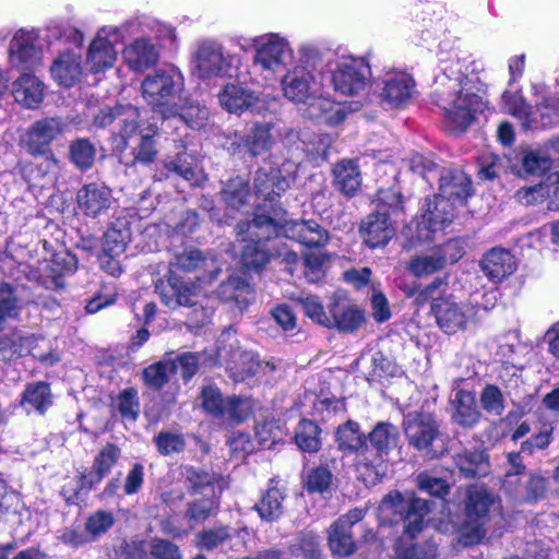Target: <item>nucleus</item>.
<instances>
[{
    "label": "nucleus",
    "mask_w": 559,
    "mask_h": 559,
    "mask_svg": "<svg viewBox=\"0 0 559 559\" xmlns=\"http://www.w3.org/2000/svg\"><path fill=\"white\" fill-rule=\"evenodd\" d=\"M474 66L475 62H471L463 71L461 58L453 51L452 63L445 67L435 81L436 103L442 108L445 126L453 134L465 132L476 115L486 108L483 97L468 86L473 80L468 78L467 71Z\"/></svg>",
    "instance_id": "nucleus-1"
},
{
    "label": "nucleus",
    "mask_w": 559,
    "mask_h": 559,
    "mask_svg": "<svg viewBox=\"0 0 559 559\" xmlns=\"http://www.w3.org/2000/svg\"><path fill=\"white\" fill-rule=\"evenodd\" d=\"M141 91L152 111L168 120L177 112V99L185 94V76L177 67L164 64L145 75Z\"/></svg>",
    "instance_id": "nucleus-2"
},
{
    "label": "nucleus",
    "mask_w": 559,
    "mask_h": 559,
    "mask_svg": "<svg viewBox=\"0 0 559 559\" xmlns=\"http://www.w3.org/2000/svg\"><path fill=\"white\" fill-rule=\"evenodd\" d=\"M371 448L366 443L360 454L357 472L366 485L378 484L384 473V457L397 447L400 431L389 421L378 423L368 433Z\"/></svg>",
    "instance_id": "nucleus-3"
},
{
    "label": "nucleus",
    "mask_w": 559,
    "mask_h": 559,
    "mask_svg": "<svg viewBox=\"0 0 559 559\" xmlns=\"http://www.w3.org/2000/svg\"><path fill=\"white\" fill-rule=\"evenodd\" d=\"M493 497L485 487L471 486L467 489L464 515L454 523L457 542L464 547L477 545L486 536Z\"/></svg>",
    "instance_id": "nucleus-4"
},
{
    "label": "nucleus",
    "mask_w": 559,
    "mask_h": 559,
    "mask_svg": "<svg viewBox=\"0 0 559 559\" xmlns=\"http://www.w3.org/2000/svg\"><path fill=\"white\" fill-rule=\"evenodd\" d=\"M195 73L200 79L238 76L239 60L226 55L221 44L212 39L200 40L192 55Z\"/></svg>",
    "instance_id": "nucleus-5"
},
{
    "label": "nucleus",
    "mask_w": 559,
    "mask_h": 559,
    "mask_svg": "<svg viewBox=\"0 0 559 559\" xmlns=\"http://www.w3.org/2000/svg\"><path fill=\"white\" fill-rule=\"evenodd\" d=\"M379 510L383 514L399 516L403 521L404 533L413 538L423 530L430 504L426 499L405 498L399 491H391L381 500Z\"/></svg>",
    "instance_id": "nucleus-6"
},
{
    "label": "nucleus",
    "mask_w": 559,
    "mask_h": 559,
    "mask_svg": "<svg viewBox=\"0 0 559 559\" xmlns=\"http://www.w3.org/2000/svg\"><path fill=\"white\" fill-rule=\"evenodd\" d=\"M431 314L443 333L453 335L468 328L474 320L475 311L472 305L457 300L449 294L433 304Z\"/></svg>",
    "instance_id": "nucleus-7"
},
{
    "label": "nucleus",
    "mask_w": 559,
    "mask_h": 559,
    "mask_svg": "<svg viewBox=\"0 0 559 559\" xmlns=\"http://www.w3.org/2000/svg\"><path fill=\"white\" fill-rule=\"evenodd\" d=\"M41 58L43 43L38 31H16L9 45L11 67L22 71H35L40 66Z\"/></svg>",
    "instance_id": "nucleus-8"
},
{
    "label": "nucleus",
    "mask_w": 559,
    "mask_h": 559,
    "mask_svg": "<svg viewBox=\"0 0 559 559\" xmlns=\"http://www.w3.org/2000/svg\"><path fill=\"white\" fill-rule=\"evenodd\" d=\"M294 51L287 39L277 34L261 37L255 46L253 68L274 73L290 64Z\"/></svg>",
    "instance_id": "nucleus-9"
},
{
    "label": "nucleus",
    "mask_w": 559,
    "mask_h": 559,
    "mask_svg": "<svg viewBox=\"0 0 559 559\" xmlns=\"http://www.w3.org/2000/svg\"><path fill=\"white\" fill-rule=\"evenodd\" d=\"M199 286L193 281L181 277L175 270H169L168 274L155 284V292L160 301L170 309L194 306Z\"/></svg>",
    "instance_id": "nucleus-10"
},
{
    "label": "nucleus",
    "mask_w": 559,
    "mask_h": 559,
    "mask_svg": "<svg viewBox=\"0 0 559 559\" xmlns=\"http://www.w3.org/2000/svg\"><path fill=\"white\" fill-rule=\"evenodd\" d=\"M370 76V67L365 60L348 58L337 63L332 73V82L336 92L354 96L366 88Z\"/></svg>",
    "instance_id": "nucleus-11"
},
{
    "label": "nucleus",
    "mask_w": 559,
    "mask_h": 559,
    "mask_svg": "<svg viewBox=\"0 0 559 559\" xmlns=\"http://www.w3.org/2000/svg\"><path fill=\"white\" fill-rule=\"evenodd\" d=\"M64 123L59 117L44 118L35 121L26 134V150L34 156H47L49 163L57 165L58 160L51 152L50 144L62 133Z\"/></svg>",
    "instance_id": "nucleus-12"
},
{
    "label": "nucleus",
    "mask_w": 559,
    "mask_h": 559,
    "mask_svg": "<svg viewBox=\"0 0 559 559\" xmlns=\"http://www.w3.org/2000/svg\"><path fill=\"white\" fill-rule=\"evenodd\" d=\"M258 228L261 234H257L258 239L247 240V272H259L270 261V251L266 241L276 236L277 229L275 221L265 215L257 216L247 229Z\"/></svg>",
    "instance_id": "nucleus-13"
},
{
    "label": "nucleus",
    "mask_w": 559,
    "mask_h": 559,
    "mask_svg": "<svg viewBox=\"0 0 559 559\" xmlns=\"http://www.w3.org/2000/svg\"><path fill=\"white\" fill-rule=\"evenodd\" d=\"M364 509L355 508L338 518L329 528L328 545L334 557L346 558L356 551L352 527L365 518Z\"/></svg>",
    "instance_id": "nucleus-14"
},
{
    "label": "nucleus",
    "mask_w": 559,
    "mask_h": 559,
    "mask_svg": "<svg viewBox=\"0 0 559 559\" xmlns=\"http://www.w3.org/2000/svg\"><path fill=\"white\" fill-rule=\"evenodd\" d=\"M329 321L326 328L344 333L357 331L365 322L364 312L353 305L345 293H334L328 304Z\"/></svg>",
    "instance_id": "nucleus-15"
},
{
    "label": "nucleus",
    "mask_w": 559,
    "mask_h": 559,
    "mask_svg": "<svg viewBox=\"0 0 559 559\" xmlns=\"http://www.w3.org/2000/svg\"><path fill=\"white\" fill-rule=\"evenodd\" d=\"M201 400L204 411L213 417L222 418L230 426L243 421L240 397L229 396L225 400L218 388L206 385L201 391Z\"/></svg>",
    "instance_id": "nucleus-16"
},
{
    "label": "nucleus",
    "mask_w": 559,
    "mask_h": 559,
    "mask_svg": "<svg viewBox=\"0 0 559 559\" xmlns=\"http://www.w3.org/2000/svg\"><path fill=\"white\" fill-rule=\"evenodd\" d=\"M403 424L408 443L419 451L430 452L432 442L439 435L433 416L429 413H408Z\"/></svg>",
    "instance_id": "nucleus-17"
},
{
    "label": "nucleus",
    "mask_w": 559,
    "mask_h": 559,
    "mask_svg": "<svg viewBox=\"0 0 559 559\" xmlns=\"http://www.w3.org/2000/svg\"><path fill=\"white\" fill-rule=\"evenodd\" d=\"M182 150L175 155L167 156L163 162L166 178H180L190 187H200L205 180V175L199 165L197 156L181 145Z\"/></svg>",
    "instance_id": "nucleus-18"
},
{
    "label": "nucleus",
    "mask_w": 559,
    "mask_h": 559,
    "mask_svg": "<svg viewBox=\"0 0 559 559\" xmlns=\"http://www.w3.org/2000/svg\"><path fill=\"white\" fill-rule=\"evenodd\" d=\"M216 349L203 350L195 353L198 355L199 367L214 368L222 362H226L228 369H233V365L237 367L242 365L245 352L239 347V342L230 331L222 333Z\"/></svg>",
    "instance_id": "nucleus-19"
},
{
    "label": "nucleus",
    "mask_w": 559,
    "mask_h": 559,
    "mask_svg": "<svg viewBox=\"0 0 559 559\" xmlns=\"http://www.w3.org/2000/svg\"><path fill=\"white\" fill-rule=\"evenodd\" d=\"M112 202V191L103 182L85 183L76 192L79 209L92 218L107 214Z\"/></svg>",
    "instance_id": "nucleus-20"
},
{
    "label": "nucleus",
    "mask_w": 559,
    "mask_h": 559,
    "mask_svg": "<svg viewBox=\"0 0 559 559\" xmlns=\"http://www.w3.org/2000/svg\"><path fill=\"white\" fill-rule=\"evenodd\" d=\"M364 242L371 249L384 247L395 235V227L388 212L373 211L360 223Z\"/></svg>",
    "instance_id": "nucleus-21"
},
{
    "label": "nucleus",
    "mask_w": 559,
    "mask_h": 559,
    "mask_svg": "<svg viewBox=\"0 0 559 559\" xmlns=\"http://www.w3.org/2000/svg\"><path fill=\"white\" fill-rule=\"evenodd\" d=\"M121 456V450L114 443H107L99 453L95 456L92 471L82 474L79 479L78 492L84 491L87 493L95 486L100 484L106 475L109 474L111 468L117 464Z\"/></svg>",
    "instance_id": "nucleus-22"
},
{
    "label": "nucleus",
    "mask_w": 559,
    "mask_h": 559,
    "mask_svg": "<svg viewBox=\"0 0 559 559\" xmlns=\"http://www.w3.org/2000/svg\"><path fill=\"white\" fill-rule=\"evenodd\" d=\"M281 84L284 96L297 105L307 102L312 93L319 92L312 74L301 64L288 70Z\"/></svg>",
    "instance_id": "nucleus-23"
},
{
    "label": "nucleus",
    "mask_w": 559,
    "mask_h": 559,
    "mask_svg": "<svg viewBox=\"0 0 559 559\" xmlns=\"http://www.w3.org/2000/svg\"><path fill=\"white\" fill-rule=\"evenodd\" d=\"M436 179L439 181L438 197L453 205L464 204L472 193V182L461 169L443 168Z\"/></svg>",
    "instance_id": "nucleus-24"
},
{
    "label": "nucleus",
    "mask_w": 559,
    "mask_h": 559,
    "mask_svg": "<svg viewBox=\"0 0 559 559\" xmlns=\"http://www.w3.org/2000/svg\"><path fill=\"white\" fill-rule=\"evenodd\" d=\"M480 267L491 282L499 283L515 272L516 260L509 250L495 247L484 254Z\"/></svg>",
    "instance_id": "nucleus-25"
},
{
    "label": "nucleus",
    "mask_w": 559,
    "mask_h": 559,
    "mask_svg": "<svg viewBox=\"0 0 559 559\" xmlns=\"http://www.w3.org/2000/svg\"><path fill=\"white\" fill-rule=\"evenodd\" d=\"M382 100L393 107H401L409 102L415 90L413 78L404 72L388 73L383 81Z\"/></svg>",
    "instance_id": "nucleus-26"
},
{
    "label": "nucleus",
    "mask_w": 559,
    "mask_h": 559,
    "mask_svg": "<svg viewBox=\"0 0 559 559\" xmlns=\"http://www.w3.org/2000/svg\"><path fill=\"white\" fill-rule=\"evenodd\" d=\"M123 58L132 71L143 72L157 63L159 50L151 38L141 36L124 48Z\"/></svg>",
    "instance_id": "nucleus-27"
},
{
    "label": "nucleus",
    "mask_w": 559,
    "mask_h": 559,
    "mask_svg": "<svg viewBox=\"0 0 559 559\" xmlns=\"http://www.w3.org/2000/svg\"><path fill=\"white\" fill-rule=\"evenodd\" d=\"M114 37L106 36L100 28L95 39L91 43L87 51L86 62L90 70L94 73L103 72L114 66L117 58V51Z\"/></svg>",
    "instance_id": "nucleus-28"
},
{
    "label": "nucleus",
    "mask_w": 559,
    "mask_h": 559,
    "mask_svg": "<svg viewBox=\"0 0 559 559\" xmlns=\"http://www.w3.org/2000/svg\"><path fill=\"white\" fill-rule=\"evenodd\" d=\"M52 403L50 384L45 381L27 383L20 400V405L27 415L44 416Z\"/></svg>",
    "instance_id": "nucleus-29"
},
{
    "label": "nucleus",
    "mask_w": 559,
    "mask_h": 559,
    "mask_svg": "<svg viewBox=\"0 0 559 559\" xmlns=\"http://www.w3.org/2000/svg\"><path fill=\"white\" fill-rule=\"evenodd\" d=\"M453 211L454 205L449 200L438 195L433 199H426L420 225L431 233L441 230L451 224L454 217Z\"/></svg>",
    "instance_id": "nucleus-30"
},
{
    "label": "nucleus",
    "mask_w": 559,
    "mask_h": 559,
    "mask_svg": "<svg viewBox=\"0 0 559 559\" xmlns=\"http://www.w3.org/2000/svg\"><path fill=\"white\" fill-rule=\"evenodd\" d=\"M453 408L452 420L463 428L475 427L480 419V411L476 404L475 394L466 390H457L451 399Z\"/></svg>",
    "instance_id": "nucleus-31"
},
{
    "label": "nucleus",
    "mask_w": 559,
    "mask_h": 559,
    "mask_svg": "<svg viewBox=\"0 0 559 559\" xmlns=\"http://www.w3.org/2000/svg\"><path fill=\"white\" fill-rule=\"evenodd\" d=\"M453 464L465 478L484 477L489 473L488 454L480 449L457 452L453 455Z\"/></svg>",
    "instance_id": "nucleus-32"
},
{
    "label": "nucleus",
    "mask_w": 559,
    "mask_h": 559,
    "mask_svg": "<svg viewBox=\"0 0 559 559\" xmlns=\"http://www.w3.org/2000/svg\"><path fill=\"white\" fill-rule=\"evenodd\" d=\"M286 236L307 247H323L329 240L328 231L312 219L287 224Z\"/></svg>",
    "instance_id": "nucleus-33"
},
{
    "label": "nucleus",
    "mask_w": 559,
    "mask_h": 559,
    "mask_svg": "<svg viewBox=\"0 0 559 559\" xmlns=\"http://www.w3.org/2000/svg\"><path fill=\"white\" fill-rule=\"evenodd\" d=\"M12 94L15 102L24 107L37 108L44 99V83L34 74L25 72L13 82Z\"/></svg>",
    "instance_id": "nucleus-34"
},
{
    "label": "nucleus",
    "mask_w": 559,
    "mask_h": 559,
    "mask_svg": "<svg viewBox=\"0 0 559 559\" xmlns=\"http://www.w3.org/2000/svg\"><path fill=\"white\" fill-rule=\"evenodd\" d=\"M334 187L347 198L356 195L361 187L360 168L354 159H342L333 168Z\"/></svg>",
    "instance_id": "nucleus-35"
},
{
    "label": "nucleus",
    "mask_w": 559,
    "mask_h": 559,
    "mask_svg": "<svg viewBox=\"0 0 559 559\" xmlns=\"http://www.w3.org/2000/svg\"><path fill=\"white\" fill-rule=\"evenodd\" d=\"M254 187L258 194L273 200L289 188V179L283 176L280 169L266 164L258 170Z\"/></svg>",
    "instance_id": "nucleus-36"
},
{
    "label": "nucleus",
    "mask_w": 559,
    "mask_h": 559,
    "mask_svg": "<svg viewBox=\"0 0 559 559\" xmlns=\"http://www.w3.org/2000/svg\"><path fill=\"white\" fill-rule=\"evenodd\" d=\"M35 338L20 330L0 334V360L12 361L31 354Z\"/></svg>",
    "instance_id": "nucleus-37"
},
{
    "label": "nucleus",
    "mask_w": 559,
    "mask_h": 559,
    "mask_svg": "<svg viewBox=\"0 0 559 559\" xmlns=\"http://www.w3.org/2000/svg\"><path fill=\"white\" fill-rule=\"evenodd\" d=\"M78 269V261L69 253L55 254L45 266L46 280L43 285L47 288L59 289L66 286L64 277L73 274Z\"/></svg>",
    "instance_id": "nucleus-38"
},
{
    "label": "nucleus",
    "mask_w": 559,
    "mask_h": 559,
    "mask_svg": "<svg viewBox=\"0 0 559 559\" xmlns=\"http://www.w3.org/2000/svg\"><path fill=\"white\" fill-rule=\"evenodd\" d=\"M335 442L337 449L345 454H356L355 466L357 467L364 448H366V438L360 432L359 424L354 420H347L340 425L335 431Z\"/></svg>",
    "instance_id": "nucleus-39"
},
{
    "label": "nucleus",
    "mask_w": 559,
    "mask_h": 559,
    "mask_svg": "<svg viewBox=\"0 0 559 559\" xmlns=\"http://www.w3.org/2000/svg\"><path fill=\"white\" fill-rule=\"evenodd\" d=\"M52 79L62 86L71 87L81 78V59L73 52L66 51L50 67Z\"/></svg>",
    "instance_id": "nucleus-40"
},
{
    "label": "nucleus",
    "mask_w": 559,
    "mask_h": 559,
    "mask_svg": "<svg viewBox=\"0 0 559 559\" xmlns=\"http://www.w3.org/2000/svg\"><path fill=\"white\" fill-rule=\"evenodd\" d=\"M177 112L170 119H177L193 130L201 129L209 119V109L198 100L183 94L176 102Z\"/></svg>",
    "instance_id": "nucleus-41"
},
{
    "label": "nucleus",
    "mask_w": 559,
    "mask_h": 559,
    "mask_svg": "<svg viewBox=\"0 0 559 559\" xmlns=\"http://www.w3.org/2000/svg\"><path fill=\"white\" fill-rule=\"evenodd\" d=\"M275 141L274 124L271 120L254 121L247 134V151L253 155H261L272 147Z\"/></svg>",
    "instance_id": "nucleus-42"
},
{
    "label": "nucleus",
    "mask_w": 559,
    "mask_h": 559,
    "mask_svg": "<svg viewBox=\"0 0 559 559\" xmlns=\"http://www.w3.org/2000/svg\"><path fill=\"white\" fill-rule=\"evenodd\" d=\"M131 240L128 222L118 218L112 222L103 236L102 251L114 255H122Z\"/></svg>",
    "instance_id": "nucleus-43"
},
{
    "label": "nucleus",
    "mask_w": 559,
    "mask_h": 559,
    "mask_svg": "<svg viewBox=\"0 0 559 559\" xmlns=\"http://www.w3.org/2000/svg\"><path fill=\"white\" fill-rule=\"evenodd\" d=\"M444 269L443 257L439 254L436 247L414 254L408 260L406 270L417 278H426Z\"/></svg>",
    "instance_id": "nucleus-44"
},
{
    "label": "nucleus",
    "mask_w": 559,
    "mask_h": 559,
    "mask_svg": "<svg viewBox=\"0 0 559 559\" xmlns=\"http://www.w3.org/2000/svg\"><path fill=\"white\" fill-rule=\"evenodd\" d=\"M96 153V146L88 139L78 138L70 142L68 157L76 169L85 173L94 166Z\"/></svg>",
    "instance_id": "nucleus-45"
},
{
    "label": "nucleus",
    "mask_w": 559,
    "mask_h": 559,
    "mask_svg": "<svg viewBox=\"0 0 559 559\" xmlns=\"http://www.w3.org/2000/svg\"><path fill=\"white\" fill-rule=\"evenodd\" d=\"M174 373H176V366L173 359H162L143 369L142 380L151 390L159 391L169 382Z\"/></svg>",
    "instance_id": "nucleus-46"
},
{
    "label": "nucleus",
    "mask_w": 559,
    "mask_h": 559,
    "mask_svg": "<svg viewBox=\"0 0 559 559\" xmlns=\"http://www.w3.org/2000/svg\"><path fill=\"white\" fill-rule=\"evenodd\" d=\"M320 435L321 429L314 421L301 419L295 429V442L301 451L314 453L321 448Z\"/></svg>",
    "instance_id": "nucleus-47"
},
{
    "label": "nucleus",
    "mask_w": 559,
    "mask_h": 559,
    "mask_svg": "<svg viewBox=\"0 0 559 559\" xmlns=\"http://www.w3.org/2000/svg\"><path fill=\"white\" fill-rule=\"evenodd\" d=\"M502 105L504 111L516 118L523 129L527 130L532 127V107L525 102L519 91H506L502 94Z\"/></svg>",
    "instance_id": "nucleus-48"
},
{
    "label": "nucleus",
    "mask_w": 559,
    "mask_h": 559,
    "mask_svg": "<svg viewBox=\"0 0 559 559\" xmlns=\"http://www.w3.org/2000/svg\"><path fill=\"white\" fill-rule=\"evenodd\" d=\"M275 370L273 360L262 358L259 354H250L247 358V385L269 383Z\"/></svg>",
    "instance_id": "nucleus-49"
},
{
    "label": "nucleus",
    "mask_w": 559,
    "mask_h": 559,
    "mask_svg": "<svg viewBox=\"0 0 559 559\" xmlns=\"http://www.w3.org/2000/svg\"><path fill=\"white\" fill-rule=\"evenodd\" d=\"M293 559H319L320 537L311 531L301 532L289 547Z\"/></svg>",
    "instance_id": "nucleus-50"
},
{
    "label": "nucleus",
    "mask_w": 559,
    "mask_h": 559,
    "mask_svg": "<svg viewBox=\"0 0 559 559\" xmlns=\"http://www.w3.org/2000/svg\"><path fill=\"white\" fill-rule=\"evenodd\" d=\"M221 197L230 214L241 212L245 205V178L236 176L227 180L223 185Z\"/></svg>",
    "instance_id": "nucleus-51"
},
{
    "label": "nucleus",
    "mask_w": 559,
    "mask_h": 559,
    "mask_svg": "<svg viewBox=\"0 0 559 559\" xmlns=\"http://www.w3.org/2000/svg\"><path fill=\"white\" fill-rule=\"evenodd\" d=\"M284 495L277 488H270L254 507L261 519L265 521H275L283 514Z\"/></svg>",
    "instance_id": "nucleus-52"
},
{
    "label": "nucleus",
    "mask_w": 559,
    "mask_h": 559,
    "mask_svg": "<svg viewBox=\"0 0 559 559\" xmlns=\"http://www.w3.org/2000/svg\"><path fill=\"white\" fill-rule=\"evenodd\" d=\"M217 509L214 496H202L187 503L186 519L192 524L201 523L214 515Z\"/></svg>",
    "instance_id": "nucleus-53"
},
{
    "label": "nucleus",
    "mask_w": 559,
    "mask_h": 559,
    "mask_svg": "<svg viewBox=\"0 0 559 559\" xmlns=\"http://www.w3.org/2000/svg\"><path fill=\"white\" fill-rule=\"evenodd\" d=\"M116 408L123 420L136 421L141 409L138 390L132 386L123 389L116 399Z\"/></svg>",
    "instance_id": "nucleus-54"
},
{
    "label": "nucleus",
    "mask_w": 559,
    "mask_h": 559,
    "mask_svg": "<svg viewBox=\"0 0 559 559\" xmlns=\"http://www.w3.org/2000/svg\"><path fill=\"white\" fill-rule=\"evenodd\" d=\"M147 20H150V16L131 19L119 26H104L103 32L106 36L114 37V40L119 43H122L129 36L141 35L146 37L147 29L143 24Z\"/></svg>",
    "instance_id": "nucleus-55"
},
{
    "label": "nucleus",
    "mask_w": 559,
    "mask_h": 559,
    "mask_svg": "<svg viewBox=\"0 0 559 559\" xmlns=\"http://www.w3.org/2000/svg\"><path fill=\"white\" fill-rule=\"evenodd\" d=\"M374 202V211L388 212L391 218L404 211V197L395 188L380 189Z\"/></svg>",
    "instance_id": "nucleus-56"
},
{
    "label": "nucleus",
    "mask_w": 559,
    "mask_h": 559,
    "mask_svg": "<svg viewBox=\"0 0 559 559\" xmlns=\"http://www.w3.org/2000/svg\"><path fill=\"white\" fill-rule=\"evenodd\" d=\"M448 288V278L437 276L426 285L418 284V294L416 295V306H424L430 302V309L437 300L443 299V294Z\"/></svg>",
    "instance_id": "nucleus-57"
},
{
    "label": "nucleus",
    "mask_w": 559,
    "mask_h": 559,
    "mask_svg": "<svg viewBox=\"0 0 559 559\" xmlns=\"http://www.w3.org/2000/svg\"><path fill=\"white\" fill-rule=\"evenodd\" d=\"M153 133H143L140 135L138 144L132 148L133 163L135 165L150 166L156 159L158 154L156 141Z\"/></svg>",
    "instance_id": "nucleus-58"
},
{
    "label": "nucleus",
    "mask_w": 559,
    "mask_h": 559,
    "mask_svg": "<svg viewBox=\"0 0 559 559\" xmlns=\"http://www.w3.org/2000/svg\"><path fill=\"white\" fill-rule=\"evenodd\" d=\"M186 478L189 483V493L201 496H214V477L207 472L189 467L186 472Z\"/></svg>",
    "instance_id": "nucleus-59"
},
{
    "label": "nucleus",
    "mask_w": 559,
    "mask_h": 559,
    "mask_svg": "<svg viewBox=\"0 0 559 559\" xmlns=\"http://www.w3.org/2000/svg\"><path fill=\"white\" fill-rule=\"evenodd\" d=\"M207 261L199 249L185 250L175 257V260L170 262V269L175 270V273L185 272L191 273L205 267Z\"/></svg>",
    "instance_id": "nucleus-60"
},
{
    "label": "nucleus",
    "mask_w": 559,
    "mask_h": 559,
    "mask_svg": "<svg viewBox=\"0 0 559 559\" xmlns=\"http://www.w3.org/2000/svg\"><path fill=\"white\" fill-rule=\"evenodd\" d=\"M136 109L130 105H126L123 115H121L118 124L114 128L112 133L117 134L119 140L118 146L126 148L128 146V139L131 138L138 130Z\"/></svg>",
    "instance_id": "nucleus-61"
},
{
    "label": "nucleus",
    "mask_w": 559,
    "mask_h": 559,
    "mask_svg": "<svg viewBox=\"0 0 559 559\" xmlns=\"http://www.w3.org/2000/svg\"><path fill=\"white\" fill-rule=\"evenodd\" d=\"M218 97L228 112L240 116L245 110V87L241 84H227Z\"/></svg>",
    "instance_id": "nucleus-62"
},
{
    "label": "nucleus",
    "mask_w": 559,
    "mask_h": 559,
    "mask_svg": "<svg viewBox=\"0 0 559 559\" xmlns=\"http://www.w3.org/2000/svg\"><path fill=\"white\" fill-rule=\"evenodd\" d=\"M522 170L528 176H539L548 170L551 160L546 153L538 150L524 151L521 157Z\"/></svg>",
    "instance_id": "nucleus-63"
},
{
    "label": "nucleus",
    "mask_w": 559,
    "mask_h": 559,
    "mask_svg": "<svg viewBox=\"0 0 559 559\" xmlns=\"http://www.w3.org/2000/svg\"><path fill=\"white\" fill-rule=\"evenodd\" d=\"M483 408L491 415L500 416L504 411V397L501 390L493 384H487L480 393Z\"/></svg>",
    "instance_id": "nucleus-64"
}]
</instances>
